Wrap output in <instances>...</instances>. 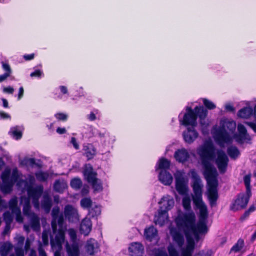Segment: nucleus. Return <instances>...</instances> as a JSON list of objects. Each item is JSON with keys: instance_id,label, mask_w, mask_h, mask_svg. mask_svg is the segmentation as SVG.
<instances>
[{"instance_id": "nucleus-10", "label": "nucleus", "mask_w": 256, "mask_h": 256, "mask_svg": "<svg viewBox=\"0 0 256 256\" xmlns=\"http://www.w3.org/2000/svg\"><path fill=\"white\" fill-rule=\"evenodd\" d=\"M42 192L43 188L42 186L31 188L28 190V195L32 198L33 203L36 208H38L39 206L38 199L40 197Z\"/></svg>"}, {"instance_id": "nucleus-6", "label": "nucleus", "mask_w": 256, "mask_h": 256, "mask_svg": "<svg viewBox=\"0 0 256 256\" xmlns=\"http://www.w3.org/2000/svg\"><path fill=\"white\" fill-rule=\"evenodd\" d=\"M214 138L216 142L220 146H223L224 144L230 143L232 138L228 132L224 128L220 127L213 134Z\"/></svg>"}, {"instance_id": "nucleus-48", "label": "nucleus", "mask_w": 256, "mask_h": 256, "mask_svg": "<svg viewBox=\"0 0 256 256\" xmlns=\"http://www.w3.org/2000/svg\"><path fill=\"white\" fill-rule=\"evenodd\" d=\"M202 102L204 106L208 110H213L216 108V105L212 102L206 98H203Z\"/></svg>"}, {"instance_id": "nucleus-19", "label": "nucleus", "mask_w": 256, "mask_h": 256, "mask_svg": "<svg viewBox=\"0 0 256 256\" xmlns=\"http://www.w3.org/2000/svg\"><path fill=\"white\" fill-rule=\"evenodd\" d=\"M83 173L87 182L90 184L97 179V173L93 171V168L91 166L84 168Z\"/></svg>"}, {"instance_id": "nucleus-56", "label": "nucleus", "mask_w": 256, "mask_h": 256, "mask_svg": "<svg viewBox=\"0 0 256 256\" xmlns=\"http://www.w3.org/2000/svg\"><path fill=\"white\" fill-rule=\"evenodd\" d=\"M43 75V72L40 70H36L34 72H32L30 74L31 77L36 76L38 78H40Z\"/></svg>"}, {"instance_id": "nucleus-52", "label": "nucleus", "mask_w": 256, "mask_h": 256, "mask_svg": "<svg viewBox=\"0 0 256 256\" xmlns=\"http://www.w3.org/2000/svg\"><path fill=\"white\" fill-rule=\"evenodd\" d=\"M64 215L62 213L60 214L59 216H58V218L57 219V222L56 224L57 226L58 225L59 226V231H61V229L62 228L64 224Z\"/></svg>"}, {"instance_id": "nucleus-15", "label": "nucleus", "mask_w": 256, "mask_h": 256, "mask_svg": "<svg viewBox=\"0 0 256 256\" xmlns=\"http://www.w3.org/2000/svg\"><path fill=\"white\" fill-rule=\"evenodd\" d=\"M170 234L173 241L177 244L179 248H182L184 244V238L183 234L176 228L171 229Z\"/></svg>"}, {"instance_id": "nucleus-17", "label": "nucleus", "mask_w": 256, "mask_h": 256, "mask_svg": "<svg viewBox=\"0 0 256 256\" xmlns=\"http://www.w3.org/2000/svg\"><path fill=\"white\" fill-rule=\"evenodd\" d=\"M174 156L177 161L180 162L184 163L188 160L190 158V154L188 150L183 148L176 151Z\"/></svg>"}, {"instance_id": "nucleus-42", "label": "nucleus", "mask_w": 256, "mask_h": 256, "mask_svg": "<svg viewBox=\"0 0 256 256\" xmlns=\"http://www.w3.org/2000/svg\"><path fill=\"white\" fill-rule=\"evenodd\" d=\"M70 184L72 188L79 189L82 186V182L79 178H74L70 181Z\"/></svg>"}, {"instance_id": "nucleus-13", "label": "nucleus", "mask_w": 256, "mask_h": 256, "mask_svg": "<svg viewBox=\"0 0 256 256\" xmlns=\"http://www.w3.org/2000/svg\"><path fill=\"white\" fill-rule=\"evenodd\" d=\"M85 249L88 254L94 256L99 251V246L96 240L91 238L86 241Z\"/></svg>"}, {"instance_id": "nucleus-62", "label": "nucleus", "mask_w": 256, "mask_h": 256, "mask_svg": "<svg viewBox=\"0 0 256 256\" xmlns=\"http://www.w3.org/2000/svg\"><path fill=\"white\" fill-rule=\"evenodd\" d=\"M246 124L256 132V124L252 122H246Z\"/></svg>"}, {"instance_id": "nucleus-41", "label": "nucleus", "mask_w": 256, "mask_h": 256, "mask_svg": "<svg viewBox=\"0 0 256 256\" xmlns=\"http://www.w3.org/2000/svg\"><path fill=\"white\" fill-rule=\"evenodd\" d=\"M91 184L94 191L100 192L102 190V184L100 180L97 178Z\"/></svg>"}, {"instance_id": "nucleus-3", "label": "nucleus", "mask_w": 256, "mask_h": 256, "mask_svg": "<svg viewBox=\"0 0 256 256\" xmlns=\"http://www.w3.org/2000/svg\"><path fill=\"white\" fill-rule=\"evenodd\" d=\"M186 112L184 114L183 120L180 121L182 124L185 126H196L197 125V118L200 120V124H204L202 122L206 117L208 111L203 106H196L193 110L190 107H186Z\"/></svg>"}, {"instance_id": "nucleus-63", "label": "nucleus", "mask_w": 256, "mask_h": 256, "mask_svg": "<svg viewBox=\"0 0 256 256\" xmlns=\"http://www.w3.org/2000/svg\"><path fill=\"white\" fill-rule=\"evenodd\" d=\"M225 108L227 111L230 112H234L235 110L234 108L232 106L231 104H226L225 106Z\"/></svg>"}, {"instance_id": "nucleus-4", "label": "nucleus", "mask_w": 256, "mask_h": 256, "mask_svg": "<svg viewBox=\"0 0 256 256\" xmlns=\"http://www.w3.org/2000/svg\"><path fill=\"white\" fill-rule=\"evenodd\" d=\"M159 204H162L158 210V215L155 216L154 221L156 224L162 226L164 223V220L167 216L168 211L171 210L174 204V202L170 196H163Z\"/></svg>"}, {"instance_id": "nucleus-53", "label": "nucleus", "mask_w": 256, "mask_h": 256, "mask_svg": "<svg viewBox=\"0 0 256 256\" xmlns=\"http://www.w3.org/2000/svg\"><path fill=\"white\" fill-rule=\"evenodd\" d=\"M16 216V220L19 222H22L23 218L21 214V211L20 209H16V211L12 212Z\"/></svg>"}, {"instance_id": "nucleus-8", "label": "nucleus", "mask_w": 256, "mask_h": 256, "mask_svg": "<svg viewBox=\"0 0 256 256\" xmlns=\"http://www.w3.org/2000/svg\"><path fill=\"white\" fill-rule=\"evenodd\" d=\"M217 157L215 163L221 174H224L227 170L228 158L225 152L222 150H218L216 152Z\"/></svg>"}, {"instance_id": "nucleus-25", "label": "nucleus", "mask_w": 256, "mask_h": 256, "mask_svg": "<svg viewBox=\"0 0 256 256\" xmlns=\"http://www.w3.org/2000/svg\"><path fill=\"white\" fill-rule=\"evenodd\" d=\"M64 240V234L61 231L58 230V234L56 235L55 240H50L52 246V248L56 246V248H61Z\"/></svg>"}, {"instance_id": "nucleus-44", "label": "nucleus", "mask_w": 256, "mask_h": 256, "mask_svg": "<svg viewBox=\"0 0 256 256\" xmlns=\"http://www.w3.org/2000/svg\"><path fill=\"white\" fill-rule=\"evenodd\" d=\"M31 206L28 202H25L23 206V214L24 216L30 217L32 213L30 212Z\"/></svg>"}, {"instance_id": "nucleus-21", "label": "nucleus", "mask_w": 256, "mask_h": 256, "mask_svg": "<svg viewBox=\"0 0 256 256\" xmlns=\"http://www.w3.org/2000/svg\"><path fill=\"white\" fill-rule=\"evenodd\" d=\"M92 224L90 218H84L80 224V232L84 236H87L92 230Z\"/></svg>"}, {"instance_id": "nucleus-28", "label": "nucleus", "mask_w": 256, "mask_h": 256, "mask_svg": "<svg viewBox=\"0 0 256 256\" xmlns=\"http://www.w3.org/2000/svg\"><path fill=\"white\" fill-rule=\"evenodd\" d=\"M158 231L154 226H152L148 228H146L144 232V236L147 240L152 241L156 236Z\"/></svg>"}, {"instance_id": "nucleus-36", "label": "nucleus", "mask_w": 256, "mask_h": 256, "mask_svg": "<svg viewBox=\"0 0 256 256\" xmlns=\"http://www.w3.org/2000/svg\"><path fill=\"white\" fill-rule=\"evenodd\" d=\"M129 250L136 254H141L144 250V246L140 243L134 242L132 244L131 246L129 248Z\"/></svg>"}, {"instance_id": "nucleus-12", "label": "nucleus", "mask_w": 256, "mask_h": 256, "mask_svg": "<svg viewBox=\"0 0 256 256\" xmlns=\"http://www.w3.org/2000/svg\"><path fill=\"white\" fill-rule=\"evenodd\" d=\"M65 217L70 222H74L78 219V214L76 209L72 206L68 204L64 209Z\"/></svg>"}, {"instance_id": "nucleus-54", "label": "nucleus", "mask_w": 256, "mask_h": 256, "mask_svg": "<svg viewBox=\"0 0 256 256\" xmlns=\"http://www.w3.org/2000/svg\"><path fill=\"white\" fill-rule=\"evenodd\" d=\"M36 177L39 180L44 182L47 180L48 176L42 172H40L36 174Z\"/></svg>"}, {"instance_id": "nucleus-51", "label": "nucleus", "mask_w": 256, "mask_h": 256, "mask_svg": "<svg viewBox=\"0 0 256 256\" xmlns=\"http://www.w3.org/2000/svg\"><path fill=\"white\" fill-rule=\"evenodd\" d=\"M182 205L185 210H188L191 208L190 200L189 198H184L182 200Z\"/></svg>"}, {"instance_id": "nucleus-24", "label": "nucleus", "mask_w": 256, "mask_h": 256, "mask_svg": "<svg viewBox=\"0 0 256 256\" xmlns=\"http://www.w3.org/2000/svg\"><path fill=\"white\" fill-rule=\"evenodd\" d=\"M22 128L18 126L10 128L8 134L14 139L18 140L22 136Z\"/></svg>"}, {"instance_id": "nucleus-22", "label": "nucleus", "mask_w": 256, "mask_h": 256, "mask_svg": "<svg viewBox=\"0 0 256 256\" xmlns=\"http://www.w3.org/2000/svg\"><path fill=\"white\" fill-rule=\"evenodd\" d=\"M66 248L68 256H79L78 245L76 242H73L70 244L67 242Z\"/></svg>"}, {"instance_id": "nucleus-1", "label": "nucleus", "mask_w": 256, "mask_h": 256, "mask_svg": "<svg viewBox=\"0 0 256 256\" xmlns=\"http://www.w3.org/2000/svg\"><path fill=\"white\" fill-rule=\"evenodd\" d=\"M193 180L192 187L194 192L192 200L196 207L200 210L198 220L196 224V216L193 212L186 213L176 219V226L183 230L187 239V244L185 248L182 250V256H192L195 248V242L192 237V234L196 241L200 240V234H206L208 232L207 226L208 212V208L202 200V184L200 178L195 170H190Z\"/></svg>"}, {"instance_id": "nucleus-61", "label": "nucleus", "mask_w": 256, "mask_h": 256, "mask_svg": "<svg viewBox=\"0 0 256 256\" xmlns=\"http://www.w3.org/2000/svg\"><path fill=\"white\" fill-rule=\"evenodd\" d=\"M11 74L4 73L0 75V83L4 81L8 77H10Z\"/></svg>"}, {"instance_id": "nucleus-60", "label": "nucleus", "mask_w": 256, "mask_h": 256, "mask_svg": "<svg viewBox=\"0 0 256 256\" xmlns=\"http://www.w3.org/2000/svg\"><path fill=\"white\" fill-rule=\"evenodd\" d=\"M15 252L16 256H24V250L22 248H16Z\"/></svg>"}, {"instance_id": "nucleus-29", "label": "nucleus", "mask_w": 256, "mask_h": 256, "mask_svg": "<svg viewBox=\"0 0 256 256\" xmlns=\"http://www.w3.org/2000/svg\"><path fill=\"white\" fill-rule=\"evenodd\" d=\"M226 130V131L228 132L233 133L236 128V123L234 121L226 120L220 126Z\"/></svg>"}, {"instance_id": "nucleus-26", "label": "nucleus", "mask_w": 256, "mask_h": 256, "mask_svg": "<svg viewBox=\"0 0 256 256\" xmlns=\"http://www.w3.org/2000/svg\"><path fill=\"white\" fill-rule=\"evenodd\" d=\"M253 114V109L251 107H244L238 112L239 118H248Z\"/></svg>"}, {"instance_id": "nucleus-16", "label": "nucleus", "mask_w": 256, "mask_h": 256, "mask_svg": "<svg viewBox=\"0 0 256 256\" xmlns=\"http://www.w3.org/2000/svg\"><path fill=\"white\" fill-rule=\"evenodd\" d=\"M158 180L164 185L170 186L172 182L173 178L167 170H161L159 173Z\"/></svg>"}, {"instance_id": "nucleus-64", "label": "nucleus", "mask_w": 256, "mask_h": 256, "mask_svg": "<svg viewBox=\"0 0 256 256\" xmlns=\"http://www.w3.org/2000/svg\"><path fill=\"white\" fill-rule=\"evenodd\" d=\"M154 256H168L166 252L164 250H160L156 253Z\"/></svg>"}, {"instance_id": "nucleus-43", "label": "nucleus", "mask_w": 256, "mask_h": 256, "mask_svg": "<svg viewBox=\"0 0 256 256\" xmlns=\"http://www.w3.org/2000/svg\"><path fill=\"white\" fill-rule=\"evenodd\" d=\"M3 218L6 224H11L13 216L9 211H6L3 214Z\"/></svg>"}, {"instance_id": "nucleus-34", "label": "nucleus", "mask_w": 256, "mask_h": 256, "mask_svg": "<svg viewBox=\"0 0 256 256\" xmlns=\"http://www.w3.org/2000/svg\"><path fill=\"white\" fill-rule=\"evenodd\" d=\"M88 210V216L92 218L97 217L101 213L100 206L96 204H93Z\"/></svg>"}, {"instance_id": "nucleus-47", "label": "nucleus", "mask_w": 256, "mask_h": 256, "mask_svg": "<svg viewBox=\"0 0 256 256\" xmlns=\"http://www.w3.org/2000/svg\"><path fill=\"white\" fill-rule=\"evenodd\" d=\"M18 178L19 175L18 170L17 168H16L12 170L11 176L10 177V181L13 182V184H15L16 182H18Z\"/></svg>"}, {"instance_id": "nucleus-32", "label": "nucleus", "mask_w": 256, "mask_h": 256, "mask_svg": "<svg viewBox=\"0 0 256 256\" xmlns=\"http://www.w3.org/2000/svg\"><path fill=\"white\" fill-rule=\"evenodd\" d=\"M170 162L166 158H162L159 160L158 162V168H156V170L160 169L161 170H166L170 168Z\"/></svg>"}, {"instance_id": "nucleus-59", "label": "nucleus", "mask_w": 256, "mask_h": 256, "mask_svg": "<svg viewBox=\"0 0 256 256\" xmlns=\"http://www.w3.org/2000/svg\"><path fill=\"white\" fill-rule=\"evenodd\" d=\"M70 142L72 144L76 150H78L80 147L79 145L76 142V140L74 137H72L71 138Z\"/></svg>"}, {"instance_id": "nucleus-31", "label": "nucleus", "mask_w": 256, "mask_h": 256, "mask_svg": "<svg viewBox=\"0 0 256 256\" xmlns=\"http://www.w3.org/2000/svg\"><path fill=\"white\" fill-rule=\"evenodd\" d=\"M227 153L230 157L234 160L236 159L240 155V152L238 148L234 146H231L228 148Z\"/></svg>"}, {"instance_id": "nucleus-11", "label": "nucleus", "mask_w": 256, "mask_h": 256, "mask_svg": "<svg viewBox=\"0 0 256 256\" xmlns=\"http://www.w3.org/2000/svg\"><path fill=\"white\" fill-rule=\"evenodd\" d=\"M194 126L187 128L186 130L182 132L184 142L188 144L192 143L198 137V134L194 128Z\"/></svg>"}, {"instance_id": "nucleus-35", "label": "nucleus", "mask_w": 256, "mask_h": 256, "mask_svg": "<svg viewBox=\"0 0 256 256\" xmlns=\"http://www.w3.org/2000/svg\"><path fill=\"white\" fill-rule=\"evenodd\" d=\"M12 246L8 242H4L0 248V252L2 256H7L8 252L12 249Z\"/></svg>"}, {"instance_id": "nucleus-38", "label": "nucleus", "mask_w": 256, "mask_h": 256, "mask_svg": "<svg viewBox=\"0 0 256 256\" xmlns=\"http://www.w3.org/2000/svg\"><path fill=\"white\" fill-rule=\"evenodd\" d=\"M80 206L84 209L88 210L93 205L92 202L90 198H85L80 200Z\"/></svg>"}, {"instance_id": "nucleus-27", "label": "nucleus", "mask_w": 256, "mask_h": 256, "mask_svg": "<svg viewBox=\"0 0 256 256\" xmlns=\"http://www.w3.org/2000/svg\"><path fill=\"white\" fill-rule=\"evenodd\" d=\"M30 226L34 231H38L40 229V218L34 213L32 212L30 217Z\"/></svg>"}, {"instance_id": "nucleus-49", "label": "nucleus", "mask_w": 256, "mask_h": 256, "mask_svg": "<svg viewBox=\"0 0 256 256\" xmlns=\"http://www.w3.org/2000/svg\"><path fill=\"white\" fill-rule=\"evenodd\" d=\"M10 170H6L2 174L1 178L2 182L10 181Z\"/></svg>"}, {"instance_id": "nucleus-57", "label": "nucleus", "mask_w": 256, "mask_h": 256, "mask_svg": "<svg viewBox=\"0 0 256 256\" xmlns=\"http://www.w3.org/2000/svg\"><path fill=\"white\" fill-rule=\"evenodd\" d=\"M42 240L44 246H47L48 244V235L46 232H43L42 234Z\"/></svg>"}, {"instance_id": "nucleus-55", "label": "nucleus", "mask_w": 256, "mask_h": 256, "mask_svg": "<svg viewBox=\"0 0 256 256\" xmlns=\"http://www.w3.org/2000/svg\"><path fill=\"white\" fill-rule=\"evenodd\" d=\"M54 116L59 120L66 121L68 119V115L64 113H57Z\"/></svg>"}, {"instance_id": "nucleus-45", "label": "nucleus", "mask_w": 256, "mask_h": 256, "mask_svg": "<svg viewBox=\"0 0 256 256\" xmlns=\"http://www.w3.org/2000/svg\"><path fill=\"white\" fill-rule=\"evenodd\" d=\"M244 181L246 187V192L247 194H250L251 190L250 188V175H246L244 178Z\"/></svg>"}, {"instance_id": "nucleus-33", "label": "nucleus", "mask_w": 256, "mask_h": 256, "mask_svg": "<svg viewBox=\"0 0 256 256\" xmlns=\"http://www.w3.org/2000/svg\"><path fill=\"white\" fill-rule=\"evenodd\" d=\"M14 184L11 181L2 182V184H0V188L4 194H8L12 190Z\"/></svg>"}, {"instance_id": "nucleus-50", "label": "nucleus", "mask_w": 256, "mask_h": 256, "mask_svg": "<svg viewBox=\"0 0 256 256\" xmlns=\"http://www.w3.org/2000/svg\"><path fill=\"white\" fill-rule=\"evenodd\" d=\"M1 64L2 65V68L3 70L5 72L4 73L11 74H12V70L9 64L7 62H2Z\"/></svg>"}, {"instance_id": "nucleus-40", "label": "nucleus", "mask_w": 256, "mask_h": 256, "mask_svg": "<svg viewBox=\"0 0 256 256\" xmlns=\"http://www.w3.org/2000/svg\"><path fill=\"white\" fill-rule=\"evenodd\" d=\"M8 206L12 212L16 211V209H20V208L18 206V200L16 197L12 198L10 200Z\"/></svg>"}, {"instance_id": "nucleus-37", "label": "nucleus", "mask_w": 256, "mask_h": 256, "mask_svg": "<svg viewBox=\"0 0 256 256\" xmlns=\"http://www.w3.org/2000/svg\"><path fill=\"white\" fill-rule=\"evenodd\" d=\"M244 240L240 238L237 241L236 243L231 248L230 252H237L240 251L244 246Z\"/></svg>"}, {"instance_id": "nucleus-9", "label": "nucleus", "mask_w": 256, "mask_h": 256, "mask_svg": "<svg viewBox=\"0 0 256 256\" xmlns=\"http://www.w3.org/2000/svg\"><path fill=\"white\" fill-rule=\"evenodd\" d=\"M176 180V188L180 194H184L187 192V188L184 182V179L180 172H177L174 174Z\"/></svg>"}, {"instance_id": "nucleus-39", "label": "nucleus", "mask_w": 256, "mask_h": 256, "mask_svg": "<svg viewBox=\"0 0 256 256\" xmlns=\"http://www.w3.org/2000/svg\"><path fill=\"white\" fill-rule=\"evenodd\" d=\"M20 164L22 166H30L32 168L34 166H38L34 158H25L21 161Z\"/></svg>"}, {"instance_id": "nucleus-30", "label": "nucleus", "mask_w": 256, "mask_h": 256, "mask_svg": "<svg viewBox=\"0 0 256 256\" xmlns=\"http://www.w3.org/2000/svg\"><path fill=\"white\" fill-rule=\"evenodd\" d=\"M66 187L67 184L64 180H56L54 184V191L60 194L64 192Z\"/></svg>"}, {"instance_id": "nucleus-14", "label": "nucleus", "mask_w": 256, "mask_h": 256, "mask_svg": "<svg viewBox=\"0 0 256 256\" xmlns=\"http://www.w3.org/2000/svg\"><path fill=\"white\" fill-rule=\"evenodd\" d=\"M238 134L236 136V140L240 143L242 144L246 140H250V136L247 133V130L245 126L242 124H238Z\"/></svg>"}, {"instance_id": "nucleus-23", "label": "nucleus", "mask_w": 256, "mask_h": 256, "mask_svg": "<svg viewBox=\"0 0 256 256\" xmlns=\"http://www.w3.org/2000/svg\"><path fill=\"white\" fill-rule=\"evenodd\" d=\"M60 208L58 206H56L53 208L52 211V220L51 222L52 228V230L54 232H57V219L58 218V216H60Z\"/></svg>"}, {"instance_id": "nucleus-20", "label": "nucleus", "mask_w": 256, "mask_h": 256, "mask_svg": "<svg viewBox=\"0 0 256 256\" xmlns=\"http://www.w3.org/2000/svg\"><path fill=\"white\" fill-rule=\"evenodd\" d=\"M83 150L84 151V156L86 157L88 160L92 159L96 154V148L92 144L84 145Z\"/></svg>"}, {"instance_id": "nucleus-5", "label": "nucleus", "mask_w": 256, "mask_h": 256, "mask_svg": "<svg viewBox=\"0 0 256 256\" xmlns=\"http://www.w3.org/2000/svg\"><path fill=\"white\" fill-rule=\"evenodd\" d=\"M218 174L204 176L208 185V198L211 207L216 206V201L218 198L217 187L218 181L216 179Z\"/></svg>"}, {"instance_id": "nucleus-7", "label": "nucleus", "mask_w": 256, "mask_h": 256, "mask_svg": "<svg viewBox=\"0 0 256 256\" xmlns=\"http://www.w3.org/2000/svg\"><path fill=\"white\" fill-rule=\"evenodd\" d=\"M251 195L252 194H247L246 192L245 194H238L234 202L231 204L230 210L236 212L240 209L245 208L248 204Z\"/></svg>"}, {"instance_id": "nucleus-46", "label": "nucleus", "mask_w": 256, "mask_h": 256, "mask_svg": "<svg viewBox=\"0 0 256 256\" xmlns=\"http://www.w3.org/2000/svg\"><path fill=\"white\" fill-rule=\"evenodd\" d=\"M167 250L170 256H179L178 250L172 244L168 246Z\"/></svg>"}, {"instance_id": "nucleus-2", "label": "nucleus", "mask_w": 256, "mask_h": 256, "mask_svg": "<svg viewBox=\"0 0 256 256\" xmlns=\"http://www.w3.org/2000/svg\"><path fill=\"white\" fill-rule=\"evenodd\" d=\"M197 154L204 168V175L214 176L218 174L216 168L210 162L216 157L215 148L212 144L210 142H205L197 149Z\"/></svg>"}, {"instance_id": "nucleus-18", "label": "nucleus", "mask_w": 256, "mask_h": 256, "mask_svg": "<svg viewBox=\"0 0 256 256\" xmlns=\"http://www.w3.org/2000/svg\"><path fill=\"white\" fill-rule=\"evenodd\" d=\"M52 202L51 197L48 194H44L41 201V207L44 212L48 214L50 212Z\"/></svg>"}, {"instance_id": "nucleus-58", "label": "nucleus", "mask_w": 256, "mask_h": 256, "mask_svg": "<svg viewBox=\"0 0 256 256\" xmlns=\"http://www.w3.org/2000/svg\"><path fill=\"white\" fill-rule=\"evenodd\" d=\"M2 92L4 93H6V94H12L14 92V88L10 86H8V87H4V88L2 90Z\"/></svg>"}]
</instances>
